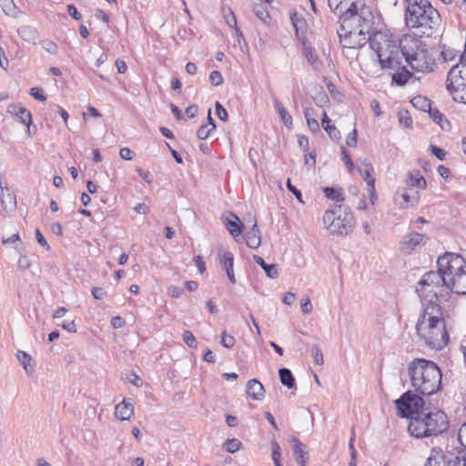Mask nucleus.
<instances>
[{
  "instance_id": "obj_39",
  "label": "nucleus",
  "mask_w": 466,
  "mask_h": 466,
  "mask_svg": "<svg viewBox=\"0 0 466 466\" xmlns=\"http://www.w3.org/2000/svg\"><path fill=\"white\" fill-rule=\"evenodd\" d=\"M2 244L3 245L12 244V245H14V248L16 250L20 251L19 250V246L22 244V242H21V238H20L19 233L16 232L15 234H13L12 236H10L9 238H3L2 239Z\"/></svg>"
},
{
  "instance_id": "obj_21",
  "label": "nucleus",
  "mask_w": 466,
  "mask_h": 466,
  "mask_svg": "<svg viewBox=\"0 0 466 466\" xmlns=\"http://www.w3.org/2000/svg\"><path fill=\"white\" fill-rule=\"evenodd\" d=\"M246 392L248 397L255 400H261L265 397V389L258 380H249L247 383Z\"/></svg>"
},
{
  "instance_id": "obj_7",
  "label": "nucleus",
  "mask_w": 466,
  "mask_h": 466,
  "mask_svg": "<svg viewBox=\"0 0 466 466\" xmlns=\"http://www.w3.org/2000/svg\"><path fill=\"white\" fill-rule=\"evenodd\" d=\"M448 428L449 421L446 414L441 410L428 408L411 418L408 426L410 435L417 439L438 436Z\"/></svg>"
},
{
  "instance_id": "obj_25",
  "label": "nucleus",
  "mask_w": 466,
  "mask_h": 466,
  "mask_svg": "<svg viewBox=\"0 0 466 466\" xmlns=\"http://www.w3.org/2000/svg\"><path fill=\"white\" fill-rule=\"evenodd\" d=\"M358 168L368 186L375 184V178L373 177L374 169L370 162L367 159L360 160V166Z\"/></svg>"
},
{
  "instance_id": "obj_12",
  "label": "nucleus",
  "mask_w": 466,
  "mask_h": 466,
  "mask_svg": "<svg viewBox=\"0 0 466 466\" xmlns=\"http://www.w3.org/2000/svg\"><path fill=\"white\" fill-rule=\"evenodd\" d=\"M6 111L16 120L20 121L24 125H26L28 133H31L32 114L27 108L19 103L10 104L8 105Z\"/></svg>"
},
{
  "instance_id": "obj_19",
  "label": "nucleus",
  "mask_w": 466,
  "mask_h": 466,
  "mask_svg": "<svg viewBox=\"0 0 466 466\" xmlns=\"http://www.w3.org/2000/svg\"><path fill=\"white\" fill-rule=\"evenodd\" d=\"M405 185L410 191L417 189H423L426 187L427 183L425 178L420 175L419 170H412L409 172L407 178L405 179Z\"/></svg>"
},
{
  "instance_id": "obj_13",
  "label": "nucleus",
  "mask_w": 466,
  "mask_h": 466,
  "mask_svg": "<svg viewBox=\"0 0 466 466\" xmlns=\"http://www.w3.org/2000/svg\"><path fill=\"white\" fill-rule=\"evenodd\" d=\"M218 258L219 264L226 270L228 280L231 284H236V278L234 274V255L232 252L219 249L218 251Z\"/></svg>"
},
{
  "instance_id": "obj_4",
  "label": "nucleus",
  "mask_w": 466,
  "mask_h": 466,
  "mask_svg": "<svg viewBox=\"0 0 466 466\" xmlns=\"http://www.w3.org/2000/svg\"><path fill=\"white\" fill-rule=\"evenodd\" d=\"M408 373L411 387L418 393L431 395L441 389V371L433 361L415 359L409 364Z\"/></svg>"
},
{
  "instance_id": "obj_59",
  "label": "nucleus",
  "mask_w": 466,
  "mask_h": 466,
  "mask_svg": "<svg viewBox=\"0 0 466 466\" xmlns=\"http://www.w3.org/2000/svg\"><path fill=\"white\" fill-rule=\"evenodd\" d=\"M2 198L1 202L4 204L5 201H8L9 203L15 205V196L10 192V189L8 188V191H2Z\"/></svg>"
},
{
  "instance_id": "obj_63",
  "label": "nucleus",
  "mask_w": 466,
  "mask_h": 466,
  "mask_svg": "<svg viewBox=\"0 0 466 466\" xmlns=\"http://www.w3.org/2000/svg\"><path fill=\"white\" fill-rule=\"evenodd\" d=\"M35 238H36V241L42 247L46 248L47 250L50 248L47 241L46 240V238H44L43 234L41 233V231L39 229L35 230Z\"/></svg>"
},
{
  "instance_id": "obj_52",
  "label": "nucleus",
  "mask_w": 466,
  "mask_h": 466,
  "mask_svg": "<svg viewBox=\"0 0 466 466\" xmlns=\"http://www.w3.org/2000/svg\"><path fill=\"white\" fill-rule=\"evenodd\" d=\"M216 113L220 120H228V112L219 102L216 103Z\"/></svg>"
},
{
  "instance_id": "obj_33",
  "label": "nucleus",
  "mask_w": 466,
  "mask_h": 466,
  "mask_svg": "<svg viewBox=\"0 0 466 466\" xmlns=\"http://www.w3.org/2000/svg\"><path fill=\"white\" fill-rule=\"evenodd\" d=\"M304 116L307 120V124L309 128L312 132H318L319 131V125L316 118V114L313 108L307 107L304 109Z\"/></svg>"
},
{
  "instance_id": "obj_61",
  "label": "nucleus",
  "mask_w": 466,
  "mask_h": 466,
  "mask_svg": "<svg viewBox=\"0 0 466 466\" xmlns=\"http://www.w3.org/2000/svg\"><path fill=\"white\" fill-rule=\"evenodd\" d=\"M346 143L349 147H356V145H357V130L356 129H353V131H351L348 135Z\"/></svg>"
},
{
  "instance_id": "obj_26",
  "label": "nucleus",
  "mask_w": 466,
  "mask_h": 466,
  "mask_svg": "<svg viewBox=\"0 0 466 466\" xmlns=\"http://www.w3.org/2000/svg\"><path fill=\"white\" fill-rule=\"evenodd\" d=\"M252 258L254 261L263 268L267 277L269 279H277L279 277V270L276 264H267L264 259L258 255H253Z\"/></svg>"
},
{
  "instance_id": "obj_10",
  "label": "nucleus",
  "mask_w": 466,
  "mask_h": 466,
  "mask_svg": "<svg viewBox=\"0 0 466 466\" xmlns=\"http://www.w3.org/2000/svg\"><path fill=\"white\" fill-rule=\"evenodd\" d=\"M447 90L455 101L466 104V62H460L450 69Z\"/></svg>"
},
{
  "instance_id": "obj_11",
  "label": "nucleus",
  "mask_w": 466,
  "mask_h": 466,
  "mask_svg": "<svg viewBox=\"0 0 466 466\" xmlns=\"http://www.w3.org/2000/svg\"><path fill=\"white\" fill-rule=\"evenodd\" d=\"M395 405L398 414L402 418H409L410 420L426 409L424 408V400L417 393L410 390L405 392L400 399L396 400Z\"/></svg>"
},
{
  "instance_id": "obj_53",
  "label": "nucleus",
  "mask_w": 466,
  "mask_h": 466,
  "mask_svg": "<svg viewBox=\"0 0 466 466\" xmlns=\"http://www.w3.org/2000/svg\"><path fill=\"white\" fill-rule=\"evenodd\" d=\"M314 101L317 106H323L329 102V97L325 92H319L314 98Z\"/></svg>"
},
{
  "instance_id": "obj_36",
  "label": "nucleus",
  "mask_w": 466,
  "mask_h": 466,
  "mask_svg": "<svg viewBox=\"0 0 466 466\" xmlns=\"http://www.w3.org/2000/svg\"><path fill=\"white\" fill-rule=\"evenodd\" d=\"M253 12L256 16L260 19L265 24H268L269 22V14L267 6L262 4H257L253 7Z\"/></svg>"
},
{
  "instance_id": "obj_23",
  "label": "nucleus",
  "mask_w": 466,
  "mask_h": 466,
  "mask_svg": "<svg viewBox=\"0 0 466 466\" xmlns=\"http://www.w3.org/2000/svg\"><path fill=\"white\" fill-rule=\"evenodd\" d=\"M425 466H447L444 451L440 447H433Z\"/></svg>"
},
{
  "instance_id": "obj_5",
  "label": "nucleus",
  "mask_w": 466,
  "mask_h": 466,
  "mask_svg": "<svg viewBox=\"0 0 466 466\" xmlns=\"http://www.w3.org/2000/svg\"><path fill=\"white\" fill-rule=\"evenodd\" d=\"M446 289L459 294H466V260L462 256L447 252L437 260Z\"/></svg>"
},
{
  "instance_id": "obj_56",
  "label": "nucleus",
  "mask_w": 466,
  "mask_h": 466,
  "mask_svg": "<svg viewBox=\"0 0 466 466\" xmlns=\"http://www.w3.org/2000/svg\"><path fill=\"white\" fill-rule=\"evenodd\" d=\"M342 160L344 161L347 168L351 171L354 169V163L350 157L349 154L346 152V149L342 147Z\"/></svg>"
},
{
  "instance_id": "obj_50",
  "label": "nucleus",
  "mask_w": 466,
  "mask_h": 466,
  "mask_svg": "<svg viewBox=\"0 0 466 466\" xmlns=\"http://www.w3.org/2000/svg\"><path fill=\"white\" fill-rule=\"evenodd\" d=\"M447 466H466V456H455L447 462Z\"/></svg>"
},
{
  "instance_id": "obj_42",
  "label": "nucleus",
  "mask_w": 466,
  "mask_h": 466,
  "mask_svg": "<svg viewBox=\"0 0 466 466\" xmlns=\"http://www.w3.org/2000/svg\"><path fill=\"white\" fill-rule=\"evenodd\" d=\"M235 338L232 335L227 333V331L222 332L221 336V344L223 347L230 349L235 345Z\"/></svg>"
},
{
  "instance_id": "obj_3",
  "label": "nucleus",
  "mask_w": 466,
  "mask_h": 466,
  "mask_svg": "<svg viewBox=\"0 0 466 466\" xmlns=\"http://www.w3.org/2000/svg\"><path fill=\"white\" fill-rule=\"evenodd\" d=\"M418 336L425 344L434 350H441L449 341L442 309L439 303L424 304L417 326Z\"/></svg>"
},
{
  "instance_id": "obj_22",
  "label": "nucleus",
  "mask_w": 466,
  "mask_h": 466,
  "mask_svg": "<svg viewBox=\"0 0 466 466\" xmlns=\"http://www.w3.org/2000/svg\"><path fill=\"white\" fill-rule=\"evenodd\" d=\"M133 414L134 405L127 400H123L115 407V415L120 420H127Z\"/></svg>"
},
{
  "instance_id": "obj_35",
  "label": "nucleus",
  "mask_w": 466,
  "mask_h": 466,
  "mask_svg": "<svg viewBox=\"0 0 466 466\" xmlns=\"http://www.w3.org/2000/svg\"><path fill=\"white\" fill-rule=\"evenodd\" d=\"M410 76L411 73L402 67L400 70H398L395 74H393L392 81L399 86H403L409 81Z\"/></svg>"
},
{
  "instance_id": "obj_45",
  "label": "nucleus",
  "mask_w": 466,
  "mask_h": 466,
  "mask_svg": "<svg viewBox=\"0 0 466 466\" xmlns=\"http://www.w3.org/2000/svg\"><path fill=\"white\" fill-rule=\"evenodd\" d=\"M430 115H431V117L438 124H440V126L441 127V128H445L442 122H447V120L445 119L444 116L440 113L438 110H430Z\"/></svg>"
},
{
  "instance_id": "obj_57",
  "label": "nucleus",
  "mask_w": 466,
  "mask_h": 466,
  "mask_svg": "<svg viewBox=\"0 0 466 466\" xmlns=\"http://www.w3.org/2000/svg\"><path fill=\"white\" fill-rule=\"evenodd\" d=\"M458 439L460 443L466 449V422L461 426L458 433Z\"/></svg>"
},
{
  "instance_id": "obj_41",
  "label": "nucleus",
  "mask_w": 466,
  "mask_h": 466,
  "mask_svg": "<svg viewBox=\"0 0 466 466\" xmlns=\"http://www.w3.org/2000/svg\"><path fill=\"white\" fill-rule=\"evenodd\" d=\"M271 456H272V460L274 461L275 466H280V456H281L280 447L276 441L272 442Z\"/></svg>"
},
{
  "instance_id": "obj_20",
  "label": "nucleus",
  "mask_w": 466,
  "mask_h": 466,
  "mask_svg": "<svg viewBox=\"0 0 466 466\" xmlns=\"http://www.w3.org/2000/svg\"><path fill=\"white\" fill-rule=\"evenodd\" d=\"M246 244L252 249H257L261 244V233L258 227L257 220L253 218V225L250 230L245 233Z\"/></svg>"
},
{
  "instance_id": "obj_40",
  "label": "nucleus",
  "mask_w": 466,
  "mask_h": 466,
  "mask_svg": "<svg viewBox=\"0 0 466 466\" xmlns=\"http://www.w3.org/2000/svg\"><path fill=\"white\" fill-rule=\"evenodd\" d=\"M183 340L189 348L196 349L198 346L195 336L189 330L183 333Z\"/></svg>"
},
{
  "instance_id": "obj_17",
  "label": "nucleus",
  "mask_w": 466,
  "mask_h": 466,
  "mask_svg": "<svg viewBox=\"0 0 466 466\" xmlns=\"http://www.w3.org/2000/svg\"><path fill=\"white\" fill-rule=\"evenodd\" d=\"M223 218L225 220V226L230 235L235 238L239 237L242 233L243 224L238 216L229 212L226 214Z\"/></svg>"
},
{
  "instance_id": "obj_60",
  "label": "nucleus",
  "mask_w": 466,
  "mask_h": 466,
  "mask_svg": "<svg viewBox=\"0 0 466 466\" xmlns=\"http://www.w3.org/2000/svg\"><path fill=\"white\" fill-rule=\"evenodd\" d=\"M42 46L46 52L50 54H56L57 52V46L52 41L43 42Z\"/></svg>"
},
{
  "instance_id": "obj_28",
  "label": "nucleus",
  "mask_w": 466,
  "mask_h": 466,
  "mask_svg": "<svg viewBox=\"0 0 466 466\" xmlns=\"http://www.w3.org/2000/svg\"><path fill=\"white\" fill-rule=\"evenodd\" d=\"M0 6L6 15L13 18L19 17L22 13L15 4L14 0H0Z\"/></svg>"
},
{
  "instance_id": "obj_58",
  "label": "nucleus",
  "mask_w": 466,
  "mask_h": 466,
  "mask_svg": "<svg viewBox=\"0 0 466 466\" xmlns=\"http://www.w3.org/2000/svg\"><path fill=\"white\" fill-rule=\"evenodd\" d=\"M119 156L121 158L125 160H132L135 156V153L127 147H123L119 151Z\"/></svg>"
},
{
  "instance_id": "obj_30",
  "label": "nucleus",
  "mask_w": 466,
  "mask_h": 466,
  "mask_svg": "<svg viewBox=\"0 0 466 466\" xmlns=\"http://www.w3.org/2000/svg\"><path fill=\"white\" fill-rule=\"evenodd\" d=\"M275 108L277 112L279 113L283 124L290 127L292 126V116L289 115V111L286 109L284 105L279 101V99L274 100Z\"/></svg>"
},
{
  "instance_id": "obj_18",
  "label": "nucleus",
  "mask_w": 466,
  "mask_h": 466,
  "mask_svg": "<svg viewBox=\"0 0 466 466\" xmlns=\"http://www.w3.org/2000/svg\"><path fill=\"white\" fill-rule=\"evenodd\" d=\"M302 51L308 63L315 69L320 70L322 62L319 58L317 51L310 46V44L304 38L302 39Z\"/></svg>"
},
{
  "instance_id": "obj_54",
  "label": "nucleus",
  "mask_w": 466,
  "mask_h": 466,
  "mask_svg": "<svg viewBox=\"0 0 466 466\" xmlns=\"http://www.w3.org/2000/svg\"><path fill=\"white\" fill-rule=\"evenodd\" d=\"M287 187L288 189L292 192L296 198L300 202V203H303V199H302V194L300 192V190H299L295 186H293L290 182V179H288L287 181Z\"/></svg>"
},
{
  "instance_id": "obj_43",
  "label": "nucleus",
  "mask_w": 466,
  "mask_h": 466,
  "mask_svg": "<svg viewBox=\"0 0 466 466\" xmlns=\"http://www.w3.org/2000/svg\"><path fill=\"white\" fill-rule=\"evenodd\" d=\"M209 81L211 85L218 86L223 83V76L220 72L214 70L209 75Z\"/></svg>"
},
{
  "instance_id": "obj_49",
  "label": "nucleus",
  "mask_w": 466,
  "mask_h": 466,
  "mask_svg": "<svg viewBox=\"0 0 466 466\" xmlns=\"http://www.w3.org/2000/svg\"><path fill=\"white\" fill-rule=\"evenodd\" d=\"M225 20L227 22V24L231 26V27H235L236 28V31L238 34L241 35V33L239 32V30L237 28V19H236V16L234 15V13L229 9V12L228 15H225Z\"/></svg>"
},
{
  "instance_id": "obj_46",
  "label": "nucleus",
  "mask_w": 466,
  "mask_h": 466,
  "mask_svg": "<svg viewBox=\"0 0 466 466\" xmlns=\"http://www.w3.org/2000/svg\"><path fill=\"white\" fill-rule=\"evenodd\" d=\"M399 121L405 127H410L412 123L411 117L409 115L408 111L399 113Z\"/></svg>"
},
{
  "instance_id": "obj_8",
  "label": "nucleus",
  "mask_w": 466,
  "mask_h": 466,
  "mask_svg": "<svg viewBox=\"0 0 466 466\" xmlns=\"http://www.w3.org/2000/svg\"><path fill=\"white\" fill-rule=\"evenodd\" d=\"M353 214L341 205L327 209L322 216L323 228L335 236H347L354 227Z\"/></svg>"
},
{
  "instance_id": "obj_34",
  "label": "nucleus",
  "mask_w": 466,
  "mask_h": 466,
  "mask_svg": "<svg viewBox=\"0 0 466 466\" xmlns=\"http://www.w3.org/2000/svg\"><path fill=\"white\" fill-rule=\"evenodd\" d=\"M279 379L283 385L288 387L289 389H291L295 385V379L291 373V371L287 368H281L279 370Z\"/></svg>"
},
{
  "instance_id": "obj_55",
  "label": "nucleus",
  "mask_w": 466,
  "mask_h": 466,
  "mask_svg": "<svg viewBox=\"0 0 466 466\" xmlns=\"http://www.w3.org/2000/svg\"><path fill=\"white\" fill-rule=\"evenodd\" d=\"M430 149H431V153H432V154H433V155H434L438 159H440V160H444V159H445L446 152H445L443 149H441V148H440V147H436V146H433V145H431V146L430 147Z\"/></svg>"
},
{
  "instance_id": "obj_51",
  "label": "nucleus",
  "mask_w": 466,
  "mask_h": 466,
  "mask_svg": "<svg viewBox=\"0 0 466 466\" xmlns=\"http://www.w3.org/2000/svg\"><path fill=\"white\" fill-rule=\"evenodd\" d=\"M30 95L36 100L39 101H45L46 99V96L44 95L43 89L39 87H32L30 89Z\"/></svg>"
},
{
  "instance_id": "obj_31",
  "label": "nucleus",
  "mask_w": 466,
  "mask_h": 466,
  "mask_svg": "<svg viewBox=\"0 0 466 466\" xmlns=\"http://www.w3.org/2000/svg\"><path fill=\"white\" fill-rule=\"evenodd\" d=\"M323 193L327 198L335 202H343L345 199L344 192L341 187H326L323 188Z\"/></svg>"
},
{
  "instance_id": "obj_32",
  "label": "nucleus",
  "mask_w": 466,
  "mask_h": 466,
  "mask_svg": "<svg viewBox=\"0 0 466 466\" xmlns=\"http://www.w3.org/2000/svg\"><path fill=\"white\" fill-rule=\"evenodd\" d=\"M19 363L23 366L24 370L27 374H31L35 370L34 364L32 363V358L25 351L19 350L16 354Z\"/></svg>"
},
{
  "instance_id": "obj_29",
  "label": "nucleus",
  "mask_w": 466,
  "mask_h": 466,
  "mask_svg": "<svg viewBox=\"0 0 466 466\" xmlns=\"http://www.w3.org/2000/svg\"><path fill=\"white\" fill-rule=\"evenodd\" d=\"M291 441L296 461L301 466H306L307 452L303 450V444L297 438H293Z\"/></svg>"
},
{
  "instance_id": "obj_37",
  "label": "nucleus",
  "mask_w": 466,
  "mask_h": 466,
  "mask_svg": "<svg viewBox=\"0 0 466 466\" xmlns=\"http://www.w3.org/2000/svg\"><path fill=\"white\" fill-rule=\"evenodd\" d=\"M242 446V443L240 441L237 440V439H228L224 443H223V448L228 451V452H230V453H234L240 450Z\"/></svg>"
},
{
  "instance_id": "obj_48",
  "label": "nucleus",
  "mask_w": 466,
  "mask_h": 466,
  "mask_svg": "<svg viewBox=\"0 0 466 466\" xmlns=\"http://www.w3.org/2000/svg\"><path fill=\"white\" fill-rule=\"evenodd\" d=\"M31 266V262L28 259V258L25 255H20L18 260H17V267L20 270H25L28 269Z\"/></svg>"
},
{
  "instance_id": "obj_16",
  "label": "nucleus",
  "mask_w": 466,
  "mask_h": 466,
  "mask_svg": "<svg viewBox=\"0 0 466 466\" xmlns=\"http://www.w3.org/2000/svg\"><path fill=\"white\" fill-rule=\"evenodd\" d=\"M329 6L340 16L347 13H358L353 0H328Z\"/></svg>"
},
{
  "instance_id": "obj_64",
  "label": "nucleus",
  "mask_w": 466,
  "mask_h": 466,
  "mask_svg": "<svg viewBox=\"0 0 466 466\" xmlns=\"http://www.w3.org/2000/svg\"><path fill=\"white\" fill-rule=\"evenodd\" d=\"M167 291L172 298H178L183 293V289L178 286H170Z\"/></svg>"
},
{
  "instance_id": "obj_9",
  "label": "nucleus",
  "mask_w": 466,
  "mask_h": 466,
  "mask_svg": "<svg viewBox=\"0 0 466 466\" xmlns=\"http://www.w3.org/2000/svg\"><path fill=\"white\" fill-rule=\"evenodd\" d=\"M446 289L441 270L425 273L417 285V292L424 304L438 303V297Z\"/></svg>"
},
{
  "instance_id": "obj_38",
  "label": "nucleus",
  "mask_w": 466,
  "mask_h": 466,
  "mask_svg": "<svg viewBox=\"0 0 466 466\" xmlns=\"http://www.w3.org/2000/svg\"><path fill=\"white\" fill-rule=\"evenodd\" d=\"M215 127L216 125L214 123H211V127L204 124L198 127L197 131V137H198V139L204 140L208 137L209 134L211 133L212 130L215 129Z\"/></svg>"
},
{
  "instance_id": "obj_44",
  "label": "nucleus",
  "mask_w": 466,
  "mask_h": 466,
  "mask_svg": "<svg viewBox=\"0 0 466 466\" xmlns=\"http://www.w3.org/2000/svg\"><path fill=\"white\" fill-rule=\"evenodd\" d=\"M300 307L304 314H309L313 309V306L309 297L301 299Z\"/></svg>"
},
{
  "instance_id": "obj_24",
  "label": "nucleus",
  "mask_w": 466,
  "mask_h": 466,
  "mask_svg": "<svg viewBox=\"0 0 466 466\" xmlns=\"http://www.w3.org/2000/svg\"><path fill=\"white\" fill-rule=\"evenodd\" d=\"M18 35L25 42L35 45L39 39L37 30L31 25H22L17 29Z\"/></svg>"
},
{
  "instance_id": "obj_62",
  "label": "nucleus",
  "mask_w": 466,
  "mask_h": 466,
  "mask_svg": "<svg viewBox=\"0 0 466 466\" xmlns=\"http://www.w3.org/2000/svg\"><path fill=\"white\" fill-rule=\"evenodd\" d=\"M92 296L96 299H102L106 296V292L102 288L95 287L92 289Z\"/></svg>"
},
{
  "instance_id": "obj_15",
  "label": "nucleus",
  "mask_w": 466,
  "mask_h": 466,
  "mask_svg": "<svg viewBox=\"0 0 466 466\" xmlns=\"http://www.w3.org/2000/svg\"><path fill=\"white\" fill-rule=\"evenodd\" d=\"M427 238L425 235L412 232L406 235L401 242V250L406 253H410L416 247L424 244Z\"/></svg>"
},
{
  "instance_id": "obj_1",
  "label": "nucleus",
  "mask_w": 466,
  "mask_h": 466,
  "mask_svg": "<svg viewBox=\"0 0 466 466\" xmlns=\"http://www.w3.org/2000/svg\"><path fill=\"white\" fill-rule=\"evenodd\" d=\"M397 42L398 40L391 35L383 32H376L369 37L370 47L382 69L399 67L400 49L412 70L421 73L432 71L434 61L429 55L427 45L423 41L406 34L399 40V46Z\"/></svg>"
},
{
  "instance_id": "obj_47",
  "label": "nucleus",
  "mask_w": 466,
  "mask_h": 466,
  "mask_svg": "<svg viewBox=\"0 0 466 466\" xmlns=\"http://www.w3.org/2000/svg\"><path fill=\"white\" fill-rule=\"evenodd\" d=\"M312 356L314 358V362L317 365H322L323 364V362H324L323 354H322L321 350L318 346H314L312 348Z\"/></svg>"
},
{
  "instance_id": "obj_27",
  "label": "nucleus",
  "mask_w": 466,
  "mask_h": 466,
  "mask_svg": "<svg viewBox=\"0 0 466 466\" xmlns=\"http://www.w3.org/2000/svg\"><path fill=\"white\" fill-rule=\"evenodd\" d=\"M321 125L331 139H339L340 133L338 128L331 124V120L328 117L326 111L322 113Z\"/></svg>"
},
{
  "instance_id": "obj_6",
  "label": "nucleus",
  "mask_w": 466,
  "mask_h": 466,
  "mask_svg": "<svg viewBox=\"0 0 466 466\" xmlns=\"http://www.w3.org/2000/svg\"><path fill=\"white\" fill-rule=\"evenodd\" d=\"M340 25L338 29L339 41L343 48H360L367 41L369 21L362 14L347 13L339 16Z\"/></svg>"
},
{
  "instance_id": "obj_14",
  "label": "nucleus",
  "mask_w": 466,
  "mask_h": 466,
  "mask_svg": "<svg viewBox=\"0 0 466 466\" xmlns=\"http://www.w3.org/2000/svg\"><path fill=\"white\" fill-rule=\"evenodd\" d=\"M409 188L404 187L399 190L395 196V203L401 208H408L409 206H415L419 201V191H408Z\"/></svg>"
},
{
  "instance_id": "obj_2",
  "label": "nucleus",
  "mask_w": 466,
  "mask_h": 466,
  "mask_svg": "<svg viewBox=\"0 0 466 466\" xmlns=\"http://www.w3.org/2000/svg\"><path fill=\"white\" fill-rule=\"evenodd\" d=\"M404 22L414 37H431L441 26V15L430 0H405Z\"/></svg>"
}]
</instances>
